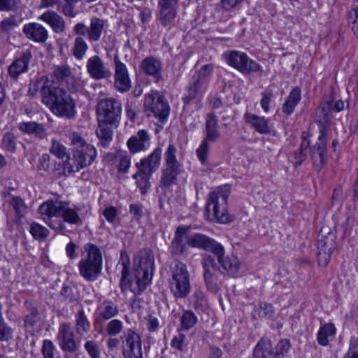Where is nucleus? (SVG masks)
<instances>
[{"label": "nucleus", "instance_id": "1", "mask_svg": "<svg viewBox=\"0 0 358 358\" xmlns=\"http://www.w3.org/2000/svg\"><path fill=\"white\" fill-rule=\"evenodd\" d=\"M154 256L145 252L134 261V279L131 281L129 274L130 259L125 252H122L117 265L121 272L120 284L122 291L129 289L134 294H140L150 283L154 272Z\"/></svg>", "mask_w": 358, "mask_h": 358}, {"label": "nucleus", "instance_id": "2", "mask_svg": "<svg viewBox=\"0 0 358 358\" xmlns=\"http://www.w3.org/2000/svg\"><path fill=\"white\" fill-rule=\"evenodd\" d=\"M69 138L73 147V156L67 157L64 169L69 173H76L92 163L96 156V150L78 132H72Z\"/></svg>", "mask_w": 358, "mask_h": 358}, {"label": "nucleus", "instance_id": "3", "mask_svg": "<svg viewBox=\"0 0 358 358\" xmlns=\"http://www.w3.org/2000/svg\"><path fill=\"white\" fill-rule=\"evenodd\" d=\"M332 103L330 101L322 103L316 110L315 121L319 124L320 134L317 142L311 148V158L313 164L320 169L325 162L327 130L332 119Z\"/></svg>", "mask_w": 358, "mask_h": 358}, {"label": "nucleus", "instance_id": "4", "mask_svg": "<svg viewBox=\"0 0 358 358\" xmlns=\"http://www.w3.org/2000/svg\"><path fill=\"white\" fill-rule=\"evenodd\" d=\"M188 228L178 227L176 231L175 238L171 243V252L174 255H180L185 251L186 245L192 248L201 249L213 253L220 243L208 236L194 233L189 236L187 234Z\"/></svg>", "mask_w": 358, "mask_h": 358}, {"label": "nucleus", "instance_id": "5", "mask_svg": "<svg viewBox=\"0 0 358 358\" xmlns=\"http://www.w3.org/2000/svg\"><path fill=\"white\" fill-rule=\"evenodd\" d=\"M46 215L49 217L48 225L55 229L62 230L65 228L63 222L59 218H62L64 222L71 224L81 223V219L78 212L68 207V204L59 201L57 199L46 201Z\"/></svg>", "mask_w": 358, "mask_h": 358}, {"label": "nucleus", "instance_id": "6", "mask_svg": "<svg viewBox=\"0 0 358 358\" xmlns=\"http://www.w3.org/2000/svg\"><path fill=\"white\" fill-rule=\"evenodd\" d=\"M162 150L155 148L148 156L135 164L136 172L132 176L142 194H145L150 187V179L161 164Z\"/></svg>", "mask_w": 358, "mask_h": 358}, {"label": "nucleus", "instance_id": "7", "mask_svg": "<svg viewBox=\"0 0 358 358\" xmlns=\"http://www.w3.org/2000/svg\"><path fill=\"white\" fill-rule=\"evenodd\" d=\"M46 106L55 115L66 120L74 119L76 115V103L64 89L53 87L48 90Z\"/></svg>", "mask_w": 358, "mask_h": 358}, {"label": "nucleus", "instance_id": "8", "mask_svg": "<svg viewBox=\"0 0 358 358\" xmlns=\"http://www.w3.org/2000/svg\"><path fill=\"white\" fill-rule=\"evenodd\" d=\"M78 266L80 275L87 281L93 282L97 279L102 270V255L100 249L94 244L88 243L84 245Z\"/></svg>", "mask_w": 358, "mask_h": 358}, {"label": "nucleus", "instance_id": "9", "mask_svg": "<svg viewBox=\"0 0 358 358\" xmlns=\"http://www.w3.org/2000/svg\"><path fill=\"white\" fill-rule=\"evenodd\" d=\"M231 192L229 185L219 186L209 194L206 210L212 213V220L219 223L233 221V217L228 213V197Z\"/></svg>", "mask_w": 358, "mask_h": 358}, {"label": "nucleus", "instance_id": "10", "mask_svg": "<svg viewBox=\"0 0 358 358\" xmlns=\"http://www.w3.org/2000/svg\"><path fill=\"white\" fill-rule=\"evenodd\" d=\"M220 136L217 117L213 113L208 114L205 123V138L196 150L197 158L202 165H208L209 142L216 141Z\"/></svg>", "mask_w": 358, "mask_h": 358}, {"label": "nucleus", "instance_id": "11", "mask_svg": "<svg viewBox=\"0 0 358 358\" xmlns=\"http://www.w3.org/2000/svg\"><path fill=\"white\" fill-rule=\"evenodd\" d=\"M169 284L170 292L176 298L183 299L189 294V273L185 264L178 262L175 265Z\"/></svg>", "mask_w": 358, "mask_h": 358}, {"label": "nucleus", "instance_id": "12", "mask_svg": "<svg viewBox=\"0 0 358 358\" xmlns=\"http://www.w3.org/2000/svg\"><path fill=\"white\" fill-rule=\"evenodd\" d=\"M144 109L147 116L154 117L162 123L167 120L170 111V107L164 96L154 90L145 94Z\"/></svg>", "mask_w": 358, "mask_h": 358}, {"label": "nucleus", "instance_id": "13", "mask_svg": "<svg viewBox=\"0 0 358 358\" xmlns=\"http://www.w3.org/2000/svg\"><path fill=\"white\" fill-rule=\"evenodd\" d=\"M122 105L114 98L101 99L97 104L99 122L117 124L121 116Z\"/></svg>", "mask_w": 358, "mask_h": 358}, {"label": "nucleus", "instance_id": "14", "mask_svg": "<svg viewBox=\"0 0 358 358\" xmlns=\"http://www.w3.org/2000/svg\"><path fill=\"white\" fill-rule=\"evenodd\" d=\"M227 63L243 74L258 71L261 66L243 52L229 50L224 53Z\"/></svg>", "mask_w": 358, "mask_h": 358}, {"label": "nucleus", "instance_id": "15", "mask_svg": "<svg viewBox=\"0 0 358 358\" xmlns=\"http://www.w3.org/2000/svg\"><path fill=\"white\" fill-rule=\"evenodd\" d=\"M291 345L289 340L281 339L275 345L274 351L271 350V345L269 339L262 338L257 344L254 350V358H270L273 354L276 358L285 357L289 351Z\"/></svg>", "mask_w": 358, "mask_h": 358}, {"label": "nucleus", "instance_id": "16", "mask_svg": "<svg viewBox=\"0 0 358 358\" xmlns=\"http://www.w3.org/2000/svg\"><path fill=\"white\" fill-rule=\"evenodd\" d=\"M215 268L221 273L234 275L238 273L240 268V262L237 257L225 256V250L220 243L216 250L212 253Z\"/></svg>", "mask_w": 358, "mask_h": 358}, {"label": "nucleus", "instance_id": "17", "mask_svg": "<svg viewBox=\"0 0 358 358\" xmlns=\"http://www.w3.org/2000/svg\"><path fill=\"white\" fill-rule=\"evenodd\" d=\"M336 237L332 232H324L321 230L317 241V260L320 266H326L333 251L336 248Z\"/></svg>", "mask_w": 358, "mask_h": 358}, {"label": "nucleus", "instance_id": "18", "mask_svg": "<svg viewBox=\"0 0 358 358\" xmlns=\"http://www.w3.org/2000/svg\"><path fill=\"white\" fill-rule=\"evenodd\" d=\"M124 358H143L141 336L132 330H128L123 342Z\"/></svg>", "mask_w": 358, "mask_h": 358}, {"label": "nucleus", "instance_id": "19", "mask_svg": "<svg viewBox=\"0 0 358 358\" xmlns=\"http://www.w3.org/2000/svg\"><path fill=\"white\" fill-rule=\"evenodd\" d=\"M86 69L90 78L96 80L108 78L112 75L110 69L99 55H93L87 59Z\"/></svg>", "mask_w": 358, "mask_h": 358}, {"label": "nucleus", "instance_id": "20", "mask_svg": "<svg viewBox=\"0 0 358 358\" xmlns=\"http://www.w3.org/2000/svg\"><path fill=\"white\" fill-rule=\"evenodd\" d=\"M201 264L203 269V278L208 289L215 292L217 287L215 271H217L213 261V255L206 254L202 257Z\"/></svg>", "mask_w": 358, "mask_h": 358}, {"label": "nucleus", "instance_id": "21", "mask_svg": "<svg viewBox=\"0 0 358 358\" xmlns=\"http://www.w3.org/2000/svg\"><path fill=\"white\" fill-rule=\"evenodd\" d=\"M127 147L132 154L148 150L150 145V137L145 129L138 131L136 135L132 136L127 142Z\"/></svg>", "mask_w": 358, "mask_h": 358}, {"label": "nucleus", "instance_id": "22", "mask_svg": "<svg viewBox=\"0 0 358 358\" xmlns=\"http://www.w3.org/2000/svg\"><path fill=\"white\" fill-rule=\"evenodd\" d=\"M31 57L32 55L29 50L22 52L9 66V76L13 79H17L21 74L27 72Z\"/></svg>", "mask_w": 358, "mask_h": 358}, {"label": "nucleus", "instance_id": "23", "mask_svg": "<svg viewBox=\"0 0 358 358\" xmlns=\"http://www.w3.org/2000/svg\"><path fill=\"white\" fill-rule=\"evenodd\" d=\"M140 67L145 74L154 78L156 81L162 80V64L160 59L148 56L143 59Z\"/></svg>", "mask_w": 358, "mask_h": 358}, {"label": "nucleus", "instance_id": "24", "mask_svg": "<svg viewBox=\"0 0 358 358\" xmlns=\"http://www.w3.org/2000/svg\"><path fill=\"white\" fill-rule=\"evenodd\" d=\"M244 120L258 133L265 135L271 133L268 119L256 114L246 113L244 115Z\"/></svg>", "mask_w": 358, "mask_h": 358}, {"label": "nucleus", "instance_id": "25", "mask_svg": "<svg viewBox=\"0 0 358 358\" xmlns=\"http://www.w3.org/2000/svg\"><path fill=\"white\" fill-rule=\"evenodd\" d=\"M22 32L29 40L36 43L45 42V27L37 22L25 24Z\"/></svg>", "mask_w": 358, "mask_h": 358}, {"label": "nucleus", "instance_id": "26", "mask_svg": "<svg viewBox=\"0 0 358 358\" xmlns=\"http://www.w3.org/2000/svg\"><path fill=\"white\" fill-rule=\"evenodd\" d=\"M206 90V86L198 80L192 78L186 87L182 101L185 105L189 104L193 100L200 98Z\"/></svg>", "mask_w": 358, "mask_h": 358}, {"label": "nucleus", "instance_id": "27", "mask_svg": "<svg viewBox=\"0 0 358 358\" xmlns=\"http://www.w3.org/2000/svg\"><path fill=\"white\" fill-rule=\"evenodd\" d=\"M51 77L53 82L66 83L74 80L71 68L67 64L55 65L52 68Z\"/></svg>", "mask_w": 358, "mask_h": 358}, {"label": "nucleus", "instance_id": "28", "mask_svg": "<svg viewBox=\"0 0 358 358\" xmlns=\"http://www.w3.org/2000/svg\"><path fill=\"white\" fill-rule=\"evenodd\" d=\"M106 29V22L99 17L90 19L87 39L90 42H97L101 39L103 32Z\"/></svg>", "mask_w": 358, "mask_h": 358}, {"label": "nucleus", "instance_id": "29", "mask_svg": "<svg viewBox=\"0 0 358 358\" xmlns=\"http://www.w3.org/2000/svg\"><path fill=\"white\" fill-rule=\"evenodd\" d=\"M301 99V89L298 87L293 88L282 105V112L287 115H291L294 111L295 108L299 104Z\"/></svg>", "mask_w": 358, "mask_h": 358}, {"label": "nucleus", "instance_id": "30", "mask_svg": "<svg viewBox=\"0 0 358 358\" xmlns=\"http://www.w3.org/2000/svg\"><path fill=\"white\" fill-rule=\"evenodd\" d=\"M159 21L164 27H171L176 17V6H158Z\"/></svg>", "mask_w": 358, "mask_h": 358}, {"label": "nucleus", "instance_id": "31", "mask_svg": "<svg viewBox=\"0 0 358 358\" xmlns=\"http://www.w3.org/2000/svg\"><path fill=\"white\" fill-rule=\"evenodd\" d=\"M96 313L99 317L109 320L117 315L118 308L113 302L105 301L98 307Z\"/></svg>", "mask_w": 358, "mask_h": 358}, {"label": "nucleus", "instance_id": "32", "mask_svg": "<svg viewBox=\"0 0 358 358\" xmlns=\"http://www.w3.org/2000/svg\"><path fill=\"white\" fill-rule=\"evenodd\" d=\"M17 127L24 133L34 134L40 138H43L45 129L43 124H38L36 122H22L18 124Z\"/></svg>", "mask_w": 358, "mask_h": 358}, {"label": "nucleus", "instance_id": "33", "mask_svg": "<svg viewBox=\"0 0 358 358\" xmlns=\"http://www.w3.org/2000/svg\"><path fill=\"white\" fill-rule=\"evenodd\" d=\"M109 125H115V124L99 122L96 129V135L103 147H107L113 138V132Z\"/></svg>", "mask_w": 358, "mask_h": 358}, {"label": "nucleus", "instance_id": "34", "mask_svg": "<svg viewBox=\"0 0 358 358\" xmlns=\"http://www.w3.org/2000/svg\"><path fill=\"white\" fill-rule=\"evenodd\" d=\"M46 23L57 33H62L65 29L64 19L54 11L46 12Z\"/></svg>", "mask_w": 358, "mask_h": 358}, {"label": "nucleus", "instance_id": "35", "mask_svg": "<svg viewBox=\"0 0 358 358\" xmlns=\"http://www.w3.org/2000/svg\"><path fill=\"white\" fill-rule=\"evenodd\" d=\"M273 315V306L267 302H261L259 308L255 309L252 312V317L255 319H272Z\"/></svg>", "mask_w": 358, "mask_h": 358}, {"label": "nucleus", "instance_id": "36", "mask_svg": "<svg viewBox=\"0 0 358 358\" xmlns=\"http://www.w3.org/2000/svg\"><path fill=\"white\" fill-rule=\"evenodd\" d=\"M88 50V45L85 40L81 36H77L72 47L71 52L78 60H82Z\"/></svg>", "mask_w": 358, "mask_h": 358}, {"label": "nucleus", "instance_id": "37", "mask_svg": "<svg viewBox=\"0 0 358 358\" xmlns=\"http://www.w3.org/2000/svg\"><path fill=\"white\" fill-rule=\"evenodd\" d=\"M336 334V328L333 324L327 323L322 326L317 334V341L322 345H327L329 338Z\"/></svg>", "mask_w": 358, "mask_h": 358}, {"label": "nucleus", "instance_id": "38", "mask_svg": "<svg viewBox=\"0 0 358 358\" xmlns=\"http://www.w3.org/2000/svg\"><path fill=\"white\" fill-rule=\"evenodd\" d=\"M90 328V324L84 311L83 310H79L76 320V333L83 336L89 331Z\"/></svg>", "mask_w": 358, "mask_h": 358}, {"label": "nucleus", "instance_id": "39", "mask_svg": "<svg viewBox=\"0 0 358 358\" xmlns=\"http://www.w3.org/2000/svg\"><path fill=\"white\" fill-rule=\"evenodd\" d=\"M198 321L196 315L191 310H184L180 317V326L184 330L192 328Z\"/></svg>", "mask_w": 358, "mask_h": 358}, {"label": "nucleus", "instance_id": "40", "mask_svg": "<svg viewBox=\"0 0 358 358\" xmlns=\"http://www.w3.org/2000/svg\"><path fill=\"white\" fill-rule=\"evenodd\" d=\"M19 26V23L16 17L13 15L3 18L0 22V34H10Z\"/></svg>", "mask_w": 358, "mask_h": 358}, {"label": "nucleus", "instance_id": "41", "mask_svg": "<svg viewBox=\"0 0 358 358\" xmlns=\"http://www.w3.org/2000/svg\"><path fill=\"white\" fill-rule=\"evenodd\" d=\"M181 173V172H174L173 171H169L163 169L162 172V176L160 178V185L162 187H169L177 181L178 176Z\"/></svg>", "mask_w": 358, "mask_h": 358}, {"label": "nucleus", "instance_id": "42", "mask_svg": "<svg viewBox=\"0 0 358 358\" xmlns=\"http://www.w3.org/2000/svg\"><path fill=\"white\" fill-rule=\"evenodd\" d=\"M115 88L120 92L124 93L131 88V80L129 76H115Z\"/></svg>", "mask_w": 358, "mask_h": 358}, {"label": "nucleus", "instance_id": "43", "mask_svg": "<svg viewBox=\"0 0 358 358\" xmlns=\"http://www.w3.org/2000/svg\"><path fill=\"white\" fill-rule=\"evenodd\" d=\"M118 171L127 173L131 166V156L127 152H120L117 154Z\"/></svg>", "mask_w": 358, "mask_h": 358}, {"label": "nucleus", "instance_id": "44", "mask_svg": "<svg viewBox=\"0 0 358 358\" xmlns=\"http://www.w3.org/2000/svg\"><path fill=\"white\" fill-rule=\"evenodd\" d=\"M213 69V66L212 64L204 65L192 78L206 86L207 79L210 76Z\"/></svg>", "mask_w": 358, "mask_h": 358}, {"label": "nucleus", "instance_id": "45", "mask_svg": "<svg viewBox=\"0 0 358 358\" xmlns=\"http://www.w3.org/2000/svg\"><path fill=\"white\" fill-rule=\"evenodd\" d=\"M177 148L173 143H169L164 154L165 163L182 165L176 157Z\"/></svg>", "mask_w": 358, "mask_h": 358}, {"label": "nucleus", "instance_id": "46", "mask_svg": "<svg viewBox=\"0 0 358 358\" xmlns=\"http://www.w3.org/2000/svg\"><path fill=\"white\" fill-rule=\"evenodd\" d=\"M50 152L51 154L55 155L56 157L62 159L67 156L66 148L59 141L56 140L52 141V144L50 148Z\"/></svg>", "mask_w": 358, "mask_h": 358}, {"label": "nucleus", "instance_id": "47", "mask_svg": "<svg viewBox=\"0 0 358 358\" xmlns=\"http://www.w3.org/2000/svg\"><path fill=\"white\" fill-rule=\"evenodd\" d=\"M303 140L301 143L300 151L299 152H296L294 153L295 159H296V164L301 165V163L306 159V149L310 145L309 139L306 138V137L303 135Z\"/></svg>", "mask_w": 358, "mask_h": 358}, {"label": "nucleus", "instance_id": "48", "mask_svg": "<svg viewBox=\"0 0 358 358\" xmlns=\"http://www.w3.org/2000/svg\"><path fill=\"white\" fill-rule=\"evenodd\" d=\"M348 25L351 28L354 35L358 38V8H352L348 17Z\"/></svg>", "mask_w": 358, "mask_h": 358}, {"label": "nucleus", "instance_id": "49", "mask_svg": "<svg viewBox=\"0 0 358 358\" xmlns=\"http://www.w3.org/2000/svg\"><path fill=\"white\" fill-rule=\"evenodd\" d=\"M11 205L20 217L24 216L27 213V208L24 201L20 197H13L11 201Z\"/></svg>", "mask_w": 358, "mask_h": 358}, {"label": "nucleus", "instance_id": "50", "mask_svg": "<svg viewBox=\"0 0 358 358\" xmlns=\"http://www.w3.org/2000/svg\"><path fill=\"white\" fill-rule=\"evenodd\" d=\"M13 338V331L5 322L0 320V341H8Z\"/></svg>", "mask_w": 358, "mask_h": 358}, {"label": "nucleus", "instance_id": "51", "mask_svg": "<svg viewBox=\"0 0 358 358\" xmlns=\"http://www.w3.org/2000/svg\"><path fill=\"white\" fill-rule=\"evenodd\" d=\"M16 137L11 132H6L3 138V145L5 148L11 152H15L16 149Z\"/></svg>", "mask_w": 358, "mask_h": 358}, {"label": "nucleus", "instance_id": "52", "mask_svg": "<svg viewBox=\"0 0 358 358\" xmlns=\"http://www.w3.org/2000/svg\"><path fill=\"white\" fill-rule=\"evenodd\" d=\"M113 62L115 66V76H129L127 66L121 62L117 54L114 55Z\"/></svg>", "mask_w": 358, "mask_h": 358}, {"label": "nucleus", "instance_id": "53", "mask_svg": "<svg viewBox=\"0 0 358 358\" xmlns=\"http://www.w3.org/2000/svg\"><path fill=\"white\" fill-rule=\"evenodd\" d=\"M273 94L272 90H266L262 93V99L260 100V105L264 113H267L270 110V103Z\"/></svg>", "mask_w": 358, "mask_h": 358}, {"label": "nucleus", "instance_id": "54", "mask_svg": "<svg viewBox=\"0 0 358 358\" xmlns=\"http://www.w3.org/2000/svg\"><path fill=\"white\" fill-rule=\"evenodd\" d=\"M84 347L91 358H100V349L96 342L93 341H87L85 343Z\"/></svg>", "mask_w": 358, "mask_h": 358}, {"label": "nucleus", "instance_id": "55", "mask_svg": "<svg viewBox=\"0 0 358 358\" xmlns=\"http://www.w3.org/2000/svg\"><path fill=\"white\" fill-rule=\"evenodd\" d=\"M60 345L64 350L69 352H75L78 350L74 336L61 338Z\"/></svg>", "mask_w": 358, "mask_h": 358}, {"label": "nucleus", "instance_id": "56", "mask_svg": "<svg viewBox=\"0 0 358 358\" xmlns=\"http://www.w3.org/2000/svg\"><path fill=\"white\" fill-rule=\"evenodd\" d=\"M19 2L17 0H0V11L15 12L18 10Z\"/></svg>", "mask_w": 358, "mask_h": 358}, {"label": "nucleus", "instance_id": "57", "mask_svg": "<svg viewBox=\"0 0 358 358\" xmlns=\"http://www.w3.org/2000/svg\"><path fill=\"white\" fill-rule=\"evenodd\" d=\"M123 327L122 322L119 320H112L106 327V331L110 336H115L121 332Z\"/></svg>", "mask_w": 358, "mask_h": 358}, {"label": "nucleus", "instance_id": "58", "mask_svg": "<svg viewBox=\"0 0 358 358\" xmlns=\"http://www.w3.org/2000/svg\"><path fill=\"white\" fill-rule=\"evenodd\" d=\"M343 358H358V338H351L349 350Z\"/></svg>", "mask_w": 358, "mask_h": 358}, {"label": "nucleus", "instance_id": "59", "mask_svg": "<svg viewBox=\"0 0 358 358\" xmlns=\"http://www.w3.org/2000/svg\"><path fill=\"white\" fill-rule=\"evenodd\" d=\"M186 336L183 334H180L176 336H174L171 340V346L180 351H183L185 348V341Z\"/></svg>", "mask_w": 358, "mask_h": 358}, {"label": "nucleus", "instance_id": "60", "mask_svg": "<svg viewBox=\"0 0 358 358\" xmlns=\"http://www.w3.org/2000/svg\"><path fill=\"white\" fill-rule=\"evenodd\" d=\"M30 232L34 238L43 240L45 238V229L43 226L33 223L30 227Z\"/></svg>", "mask_w": 358, "mask_h": 358}, {"label": "nucleus", "instance_id": "61", "mask_svg": "<svg viewBox=\"0 0 358 358\" xmlns=\"http://www.w3.org/2000/svg\"><path fill=\"white\" fill-rule=\"evenodd\" d=\"M192 297L194 300V307L196 308L199 307H203L207 305L206 298L202 292H195Z\"/></svg>", "mask_w": 358, "mask_h": 358}, {"label": "nucleus", "instance_id": "62", "mask_svg": "<svg viewBox=\"0 0 358 358\" xmlns=\"http://www.w3.org/2000/svg\"><path fill=\"white\" fill-rule=\"evenodd\" d=\"M39 320V315L36 309H32L29 314L27 315L24 322L27 325L34 326Z\"/></svg>", "mask_w": 358, "mask_h": 358}, {"label": "nucleus", "instance_id": "63", "mask_svg": "<svg viewBox=\"0 0 358 358\" xmlns=\"http://www.w3.org/2000/svg\"><path fill=\"white\" fill-rule=\"evenodd\" d=\"M103 215L105 217V218L110 223H113L115 222V218L117 215V210L115 207L110 206L106 208L103 212Z\"/></svg>", "mask_w": 358, "mask_h": 358}, {"label": "nucleus", "instance_id": "64", "mask_svg": "<svg viewBox=\"0 0 358 358\" xmlns=\"http://www.w3.org/2000/svg\"><path fill=\"white\" fill-rule=\"evenodd\" d=\"M46 358H60L59 352L50 341L46 340Z\"/></svg>", "mask_w": 358, "mask_h": 358}]
</instances>
